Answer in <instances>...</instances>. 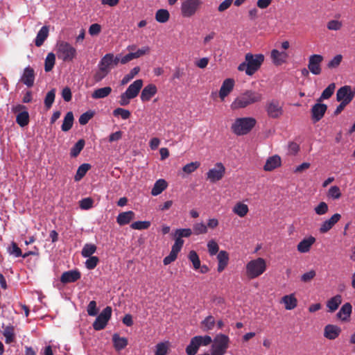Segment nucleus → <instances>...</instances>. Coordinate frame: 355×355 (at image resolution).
I'll return each mask as SVG.
<instances>
[{
    "mask_svg": "<svg viewBox=\"0 0 355 355\" xmlns=\"http://www.w3.org/2000/svg\"><path fill=\"white\" fill-rule=\"evenodd\" d=\"M263 100V95L253 89H246L240 93L232 101L230 108L232 110L244 109Z\"/></svg>",
    "mask_w": 355,
    "mask_h": 355,
    "instance_id": "nucleus-1",
    "label": "nucleus"
},
{
    "mask_svg": "<svg viewBox=\"0 0 355 355\" xmlns=\"http://www.w3.org/2000/svg\"><path fill=\"white\" fill-rule=\"evenodd\" d=\"M230 338L222 334L216 335L211 345V355H224L229 347Z\"/></svg>",
    "mask_w": 355,
    "mask_h": 355,
    "instance_id": "nucleus-6",
    "label": "nucleus"
},
{
    "mask_svg": "<svg viewBox=\"0 0 355 355\" xmlns=\"http://www.w3.org/2000/svg\"><path fill=\"white\" fill-rule=\"evenodd\" d=\"M336 88L335 83H331L328 85L327 88L324 89L322 92L320 98L318 99V101H321L323 99H328L329 98L334 94V90Z\"/></svg>",
    "mask_w": 355,
    "mask_h": 355,
    "instance_id": "nucleus-46",
    "label": "nucleus"
},
{
    "mask_svg": "<svg viewBox=\"0 0 355 355\" xmlns=\"http://www.w3.org/2000/svg\"><path fill=\"white\" fill-rule=\"evenodd\" d=\"M85 140L81 139L78 140L75 145L71 148L70 155L72 157H76L85 146Z\"/></svg>",
    "mask_w": 355,
    "mask_h": 355,
    "instance_id": "nucleus-42",
    "label": "nucleus"
},
{
    "mask_svg": "<svg viewBox=\"0 0 355 355\" xmlns=\"http://www.w3.org/2000/svg\"><path fill=\"white\" fill-rule=\"evenodd\" d=\"M355 96V91H352L349 85H345L339 88L336 92V101L343 102L348 105L351 103Z\"/></svg>",
    "mask_w": 355,
    "mask_h": 355,
    "instance_id": "nucleus-10",
    "label": "nucleus"
},
{
    "mask_svg": "<svg viewBox=\"0 0 355 355\" xmlns=\"http://www.w3.org/2000/svg\"><path fill=\"white\" fill-rule=\"evenodd\" d=\"M216 324L215 318L212 315H208L201 322V328L203 331L212 330Z\"/></svg>",
    "mask_w": 355,
    "mask_h": 355,
    "instance_id": "nucleus-36",
    "label": "nucleus"
},
{
    "mask_svg": "<svg viewBox=\"0 0 355 355\" xmlns=\"http://www.w3.org/2000/svg\"><path fill=\"white\" fill-rule=\"evenodd\" d=\"M96 248L94 244L86 243L82 249L81 254L83 257H89L96 251Z\"/></svg>",
    "mask_w": 355,
    "mask_h": 355,
    "instance_id": "nucleus-44",
    "label": "nucleus"
},
{
    "mask_svg": "<svg viewBox=\"0 0 355 355\" xmlns=\"http://www.w3.org/2000/svg\"><path fill=\"white\" fill-rule=\"evenodd\" d=\"M168 352V346L164 343H159L156 345L155 355H166Z\"/></svg>",
    "mask_w": 355,
    "mask_h": 355,
    "instance_id": "nucleus-61",
    "label": "nucleus"
},
{
    "mask_svg": "<svg viewBox=\"0 0 355 355\" xmlns=\"http://www.w3.org/2000/svg\"><path fill=\"white\" fill-rule=\"evenodd\" d=\"M91 168V165L89 164H81L76 171V173L74 176L75 181H80L87 173V172Z\"/></svg>",
    "mask_w": 355,
    "mask_h": 355,
    "instance_id": "nucleus-39",
    "label": "nucleus"
},
{
    "mask_svg": "<svg viewBox=\"0 0 355 355\" xmlns=\"http://www.w3.org/2000/svg\"><path fill=\"white\" fill-rule=\"evenodd\" d=\"M55 63V55L53 53L47 54L44 61V70L46 72L51 71Z\"/></svg>",
    "mask_w": 355,
    "mask_h": 355,
    "instance_id": "nucleus-40",
    "label": "nucleus"
},
{
    "mask_svg": "<svg viewBox=\"0 0 355 355\" xmlns=\"http://www.w3.org/2000/svg\"><path fill=\"white\" fill-rule=\"evenodd\" d=\"M342 303V296L340 295H336L334 297L330 298L327 302V306L328 311L333 313L338 309L340 304Z\"/></svg>",
    "mask_w": 355,
    "mask_h": 355,
    "instance_id": "nucleus-30",
    "label": "nucleus"
},
{
    "mask_svg": "<svg viewBox=\"0 0 355 355\" xmlns=\"http://www.w3.org/2000/svg\"><path fill=\"white\" fill-rule=\"evenodd\" d=\"M16 122L21 127L26 126L29 123V114L27 111L24 110L20 112L16 116Z\"/></svg>",
    "mask_w": 355,
    "mask_h": 355,
    "instance_id": "nucleus-38",
    "label": "nucleus"
},
{
    "mask_svg": "<svg viewBox=\"0 0 355 355\" xmlns=\"http://www.w3.org/2000/svg\"><path fill=\"white\" fill-rule=\"evenodd\" d=\"M112 92L110 87H105L97 89L92 94V97L94 99L103 98L107 97Z\"/></svg>",
    "mask_w": 355,
    "mask_h": 355,
    "instance_id": "nucleus-34",
    "label": "nucleus"
},
{
    "mask_svg": "<svg viewBox=\"0 0 355 355\" xmlns=\"http://www.w3.org/2000/svg\"><path fill=\"white\" fill-rule=\"evenodd\" d=\"M329 207L326 202H321L314 208L315 212L318 215H324L328 211Z\"/></svg>",
    "mask_w": 355,
    "mask_h": 355,
    "instance_id": "nucleus-60",
    "label": "nucleus"
},
{
    "mask_svg": "<svg viewBox=\"0 0 355 355\" xmlns=\"http://www.w3.org/2000/svg\"><path fill=\"white\" fill-rule=\"evenodd\" d=\"M35 78L34 69L28 66L24 69L20 80L28 87H31L34 85Z\"/></svg>",
    "mask_w": 355,
    "mask_h": 355,
    "instance_id": "nucleus-15",
    "label": "nucleus"
},
{
    "mask_svg": "<svg viewBox=\"0 0 355 355\" xmlns=\"http://www.w3.org/2000/svg\"><path fill=\"white\" fill-rule=\"evenodd\" d=\"M170 17L169 12L166 9H159L155 13V19L159 23H166Z\"/></svg>",
    "mask_w": 355,
    "mask_h": 355,
    "instance_id": "nucleus-41",
    "label": "nucleus"
},
{
    "mask_svg": "<svg viewBox=\"0 0 355 355\" xmlns=\"http://www.w3.org/2000/svg\"><path fill=\"white\" fill-rule=\"evenodd\" d=\"M98 262V257L95 256H91L88 257V259L85 261V266L88 270H93L96 267Z\"/></svg>",
    "mask_w": 355,
    "mask_h": 355,
    "instance_id": "nucleus-55",
    "label": "nucleus"
},
{
    "mask_svg": "<svg viewBox=\"0 0 355 355\" xmlns=\"http://www.w3.org/2000/svg\"><path fill=\"white\" fill-rule=\"evenodd\" d=\"M207 248L209 253L211 256L216 254L219 250L218 243L214 240H211L208 242Z\"/></svg>",
    "mask_w": 355,
    "mask_h": 355,
    "instance_id": "nucleus-59",
    "label": "nucleus"
},
{
    "mask_svg": "<svg viewBox=\"0 0 355 355\" xmlns=\"http://www.w3.org/2000/svg\"><path fill=\"white\" fill-rule=\"evenodd\" d=\"M49 35V27L46 26H44L41 28L39 32L37 34L36 38L35 40V44L36 46H41L44 41L46 40Z\"/></svg>",
    "mask_w": 355,
    "mask_h": 355,
    "instance_id": "nucleus-28",
    "label": "nucleus"
},
{
    "mask_svg": "<svg viewBox=\"0 0 355 355\" xmlns=\"http://www.w3.org/2000/svg\"><path fill=\"white\" fill-rule=\"evenodd\" d=\"M112 308L110 306H106L101 313L96 317L95 321L93 323V328L96 331H100L103 329L108 321L112 316Z\"/></svg>",
    "mask_w": 355,
    "mask_h": 355,
    "instance_id": "nucleus-8",
    "label": "nucleus"
},
{
    "mask_svg": "<svg viewBox=\"0 0 355 355\" xmlns=\"http://www.w3.org/2000/svg\"><path fill=\"white\" fill-rule=\"evenodd\" d=\"M112 67V53H107L100 60L98 67L103 68L110 72Z\"/></svg>",
    "mask_w": 355,
    "mask_h": 355,
    "instance_id": "nucleus-35",
    "label": "nucleus"
},
{
    "mask_svg": "<svg viewBox=\"0 0 355 355\" xmlns=\"http://www.w3.org/2000/svg\"><path fill=\"white\" fill-rule=\"evenodd\" d=\"M113 114L115 116H120L123 119H128L130 116L131 113L128 110L118 107L113 111Z\"/></svg>",
    "mask_w": 355,
    "mask_h": 355,
    "instance_id": "nucleus-56",
    "label": "nucleus"
},
{
    "mask_svg": "<svg viewBox=\"0 0 355 355\" xmlns=\"http://www.w3.org/2000/svg\"><path fill=\"white\" fill-rule=\"evenodd\" d=\"M327 110V105L323 103H315L311 108V118L313 121L316 123L321 120Z\"/></svg>",
    "mask_w": 355,
    "mask_h": 355,
    "instance_id": "nucleus-13",
    "label": "nucleus"
},
{
    "mask_svg": "<svg viewBox=\"0 0 355 355\" xmlns=\"http://www.w3.org/2000/svg\"><path fill=\"white\" fill-rule=\"evenodd\" d=\"M340 214H334L330 218L324 220L320 227L319 231L321 234L328 232L340 219Z\"/></svg>",
    "mask_w": 355,
    "mask_h": 355,
    "instance_id": "nucleus-14",
    "label": "nucleus"
},
{
    "mask_svg": "<svg viewBox=\"0 0 355 355\" xmlns=\"http://www.w3.org/2000/svg\"><path fill=\"white\" fill-rule=\"evenodd\" d=\"M257 120L253 117H241L235 119L231 125V130L236 135L248 134L256 125Z\"/></svg>",
    "mask_w": 355,
    "mask_h": 355,
    "instance_id": "nucleus-3",
    "label": "nucleus"
},
{
    "mask_svg": "<svg viewBox=\"0 0 355 355\" xmlns=\"http://www.w3.org/2000/svg\"><path fill=\"white\" fill-rule=\"evenodd\" d=\"M266 270L264 259L259 257L250 261L246 265V275L250 279H255L261 275Z\"/></svg>",
    "mask_w": 355,
    "mask_h": 355,
    "instance_id": "nucleus-4",
    "label": "nucleus"
},
{
    "mask_svg": "<svg viewBox=\"0 0 355 355\" xmlns=\"http://www.w3.org/2000/svg\"><path fill=\"white\" fill-rule=\"evenodd\" d=\"M55 89H52L46 95L44 98V105L47 110L50 109L55 101Z\"/></svg>",
    "mask_w": 355,
    "mask_h": 355,
    "instance_id": "nucleus-47",
    "label": "nucleus"
},
{
    "mask_svg": "<svg viewBox=\"0 0 355 355\" xmlns=\"http://www.w3.org/2000/svg\"><path fill=\"white\" fill-rule=\"evenodd\" d=\"M150 226L149 221H136L130 225L132 229L134 230H147Z\"/></svg>",
    "mask_w": 355,
    "mask_h": 355,
    "instance_id": "nucleus-54",
    "label": "nucleus"
},
{
    "mask_svg": "<svg viewBox=\"0 0 355 355\" xmlns=\"http://www.w3.org/2000/svg\"><path fill=\"white\" fill-rule=\"evenodd\" d=\"M265 108L270 118L278 119L283 114V107L277 99L268 101L266 104Z\"/></svg>",
    "mask_w": 355,
    "mask_h": 355,
    "instance_id": "nucleus-9",
    "label": "nucleus"
},
{
    "mask_svg": "<svg viewBox=\"0 0 355 355\" xmlns=\"http://www.w3.org/2000/svg\"><path fill=\"white\" fill-rule=\"evenodd\" d=\"M157 92V89L155 85L148 84L141 91L140 96L141 101L146 102L150 101L156 94Z\"/></svg>",
    "mask_w": 355,
    "mask_h": 355,
    "instance_id": "nucleus-21",
    "label": "nucleus"
},
{
    "mask_svg": "<svg viewBox=\"0 0 355 355\" xmlns=\"http://www.w3.org/2000/svg\"><path fill=\"white\" fill-rule=\"evenodd\" d=\"M315 242V239L310 236L307 239H303L297 245V250L301 253H306L310 250L311 245Z\"/></svg>",
    "mask_w": 355,
    "mask_h": 355,
    "instance_id": "nucleus-25",
    "label": "nucleus"
},
{
    "mask_svg": "<svg viewBox=\"0 0 355 355\" xmlns=\"http://www.w3.org/2000/svg\"><path fill=\"white\" fill-rule=\"evenodd\" d=\"M87 311L88 315L90 316H95L97 315L98 309H97L96 301L92 300L89 302L87 306Z\"/></svg>",
    "mask_w": 355,
    "mask_h": 355,
    "instance_id": "nucleus-63",
    "label": "nucleus"
},
{
    "mask_svg": "<svg viewBox=\"0 0 355 355\" xmlns=\"http://www.w3.org/2000/svg\"><path fill=\"white\" fill-rule=\"evenodd\" d=\"M225 168L221 162L216 164L215 167L211 168L207 173V179L214 183L220 180L225 175Z\"/></svg>",
    "mask_w": 355,
    "mask_h": 355,
    "instance_id": "nucleus-11",
    "label": "nucleus"
},
{
    "mask_svg": "<svg viewBox=\"0 0 355 355\" xmlns=\"http://www.w3.org/2000/svg\"><path fill=\"white\" fill-rule=\"evenodd\" d=\"M202 0H185L181 5V14L184 17H191L198 10Z\"/></svg>",
    "mask_w": 355,
    "mask_h": 355,
    "instance_id": "nucleus-7",
    "label": "nucleus"
},
{
    "mask_svg": "<svg viewBox=\"0 0 355 355\" xmlns=\"http://www.w3.org/2000/svg\"><path fill=\"white\" fill-rule=\"evenodd\" d=\"M195 338H197V341L198 343H199V346L200 347L201 345H203V346H207L209 345V344L211 343L212 342V339L211 338V336H195Z\"/></svg>",
    "mask_w": 355,
    "mask_h": 355,
    "instance_id": "nucleus-62",
    "label": "nucleus"
},
{
    "mask_svg": "<svg viewBox=\"0 0 355 355\" xmlns=\"http://www.w3.org/2000/svg\"><path fill=\"white\" fill-rule=\"evenodd\" d=\"M8 251L10 254H13L15 257H19L22 255L21 250L15 242H12L10 246L8 249Z\"/></svg>",
    "mask_w": 355,
    "mask_h": 355,
    "instance_id": "nucleus-57",
    "label": "nucleus"
},
{
    "mask_svg": "<svg viewBox=\"0 0 355 355\" xmlns=\"http://www.w3.org/2000/svg\"><path fill=\"white\" fill-rule=\"evenodd\" d=\"M263 61V54L248 53L245 55V61L238 66V70L245 71L246 75L251 76L259 69Z\"/></svg>",
    "mask_w": 355,
    "mask_h": 355,
    "instance_id": "nucleus-2",
    "label": "nucleus"
},
{
    "mask_svg": "<svg viewBox=\"0 0 355 355\" xmlns=\"http://www.w3.org/2000/svg\"><path fill=\"white\" fill-rule=\"evenodd\" d=\"M343 60V55L340 54L334 56L327 64V67L330 69H336L339 67Z\"/></svg>",
    "mask_w": 355,
    "mask_h": 355,
    "instance_id": "nucleus-49",
    "label": "nucleus"
},
{
    "mask_svg": "<svg viewBox=\"0 0 355 355\" xmlns=\"http://www.w3.org/2000/svg\"><path fill=\"white\" fill-rule=\"evenodd\" d=\"M316 275L314 270H311L301 276V281L304 283L310 282Z\"/></svg>",
    "mask_w": 355,
    "mask_h": 355,
    "instance_id": "nucleus-64",
    "label": "nucleus"
},
{
    "mask_svg": "<svg viewBox=\"0 0 355 355\" xmlns=\"http://www.w3.org/2000/svg\"><path fill=\"white\" fill-rule=\"evenodd\" d=\"M189 259L193 263L195 270H198L200 267V260L197 252L194 250L190 251L189 254Z\"/></svg>",
    "mask_w": 355,
    "mask_h": 355,
    "instance_id": "nucleus-48",
    "label": "nucleus"
},
{
    "mask_svg": "<svg viewBox=\"0 0 355 355\" xmlns=\"http://www.w3.org/2000/svg\"><path fill=\"white\" fill-rule=\"evenodd\" d=\"M3 334L6 338L7 344L11 343L15 340L14 327L12 326H7L4 328Z\"/></svg>",
    "mask_w": 355,
    "mask_h": 355,
    "instance_id": "nucleus-43",
    "label": "nucleus"
},
{
    "mask_svg": "<svg viewBox=\"0 0 355 355\" xmlns=\"http://www.w3.org/2000/svg\"><path fill=\"white\" fill-rule=\"evenodd\" d=\"M323 61V56L318 54H313L309 58L308 69L314 75H319L322 72L321 63Z\"/></svg>",
    "mask_w": 355,
    "mask_h": 355,
    "instance_id": "nucleus-12",
    "label": "nucleus"
},
{
    "mask_svg": "<svg viewBox=\"0 0 355 355\" xmlns=\"http://www.w3.org/2000/svg\"><path fill=\"white\" fill-rule=\"evenodd\" d=\"M140 71L139 67H135L130 70V71L124 76L121 80V85H124L128 84L134 77L139 73Z\"/></svg>",
    "mask_w": 355,
    "mask_h": 355,
    "instance_id": "nucleus-45",
    "label": "nucleus"
},
{
    "mask_svg": "<svg viewBox=\"0 0 355 355\" xmlns=\"http://www.w3.org/2000/svg\"><path fill=\"white\" fill-rule=\"evenodd\" d=\"M135 214L132 211L120 213L116 217V222L120 226L129 224L135 218Z\"/></svg>",
    "mask_w": 355,
    "mask_h": 355,
    "instance_id": "nucleus-24",
    "label": "nucleus"
},
{
    "mask_svg": "<svg viewBox=\"0 0 355 355\" xmlns=\"http://www.w3.org/2000/svg\"><path fill=\"white\" fill-rule=\"evenodd\" d=\"M281 165V158L279 155L270 157L263 166L266 171H271Z\"/></svg>",
    "mask_w": 355,
    "mask_h": 355,
    "instance_id": "nucleus-26",
    "label": "nucleus"
},
{
    "mask_svg": "<svg viewBox=\"0 0 355 355\" xmlns=\"http://www.w3.org/2000/svg\"><path fill=\"white\" fill-rule=\"evenodd\" d=\"M270 57L274 64L279 66L286 62L288 55L285 51L280 52L277 49H273L271 51Z\"/></svg>",
    "mask_w": 355,
    "mask_h": 355,
    "instance_id": "nucleus-19",
    "label": "nucleus"
},
{
    "mask_svg": "<svg viewBox=\"0 0 355 355\" xmlns=\"http://www.w3.org/2000/svg\"><path fill=\"white\" fill-rule=\"evenodd\" d=\"M143 86V80L137 79L130 84L125 90V94L134 98L137 96Z\"/></svg>",
    "mask_w": 355,
    "mask_h": 355,
    "instance_id": "nucleus-20",
    "label": "nucleus"
},
{
    "mask_svg": "<svg viewBox=\"0 0 355 355\" xmlns=\"http://www.w3.org/2000/svg\"><path fill=\"white\" fill-rule=\"evenodd\" d=\"M218 260V268L217 270L218 272H223L228 265L229 262V254L225 250L220 251L217 254Z\"/></svg>",
    "mask_w": 355,
    "mask_h": 355,
    "instance_id": "nucleus-23",
    "label": "nucleus"
},
{
    "mask_svg": "<svg viewBox=\"0 0 355 355\" xmlns=\"http://www.w3.org/2000/svg\"><path fill=\"white\" fill-rule=\"evenodd\" d=\"M233 212L238 215L239 217H244L247 215L249 211V209L247 205L239 202L236 203L232 209Z\"/></svg>",
    "mask_w": 355,
    "mask_h": 355,
    "instance_id": "nucleus-33",
    "label": "nucleus"
},
{
    "mask_svg": "<svg viewBox=\"0 0 355 355\" xmlns=\"http://www.w3.org/2000/svg\"><path fill=\"white\" fill-rule=\"evenodd\" d=\"M193 233L196 235L204 234L207 232V227L203 223H198L193 226Z\"/></svg>",
    "mask_w": 355,
    "mask_h": 355,
    "instance_id": "nucleus-52",
    "label": "nucleus"
},
{
    "mask_svg": "<svg viewBox=\"0 0 355 355\" xmlns=\"http://www.w3.org/2000/svg\"><path fill=\"white\" fill-rule=\"evenodd\" d=\"M327 196L333 200L339 199L341 197L340 189L338 186H332L329 188Z\"/></svg>",
    "mask_w": 355,
    "mask_h": 355,
    "instance_id": "nucleus-50",
    "label": "nucleus"
},
{
    "mask_svg": "<svg viewBox=\"0 0 355 355\" xmlns=\"http://www.w3.org/2000/svg\"><path fill=\"white\" fill-rule=\"evenodd\" d=\"M234 80L232 78H227L223 81L219 90V97L221 101H224L225 97L231 93L234 89Z\"/></svg>",
    "mask_w": 355,
    "mask_h": 355,
    "instance_id": "nucleus-16",
    "label": "nucleus"
},
{
    "mask_svg": "<svg viewBox=\"0 0 355 355\" xmlns=\"http://www.w3.org/2000/svg\"><path fill=\"white\" fill-rule=\"evenodd\" d=\"M168 184L164 179H159L155 182L151 190V194L154 196L159 195L167 188Z\"/></svg>",
    "mask_w": 355,
    "mask_h": 355,
    "instance_id": "nucleus-31",
    "label": "nucleus"
},
{
    "mask_svg": "<svg viewBox=\"0 0 355 355\" xmlns=\"http://www.w3.org/2000/svg\"><path fill=\"white\" fill-rule=\"evenodd\" d=\"M94 112L92 110L82 114L78 119L79 123L83 125L87 124L89 121L94 116Z\"/></svg>",
    "mask_w": 355,
    "mask_h": 355,
    "instance_id": "nucleus-53",
    "label": "nucleus"
},
{
    "mask_svg": "<svg viewBox=\"0 0 355 355\" xmlns=\"http://www.w3.org/2000/svg\"><path fill=\"white\" fill-rule=\"evenodd\" d=\"M80 277L81 274L78 270H69L62 274L60 282L63 284L72 283L78 281Z\"/></svg>",
    "mask_w": 355,
    "mask_h": 355,
    "instance_id": "nucleus-17",
    "label": "nucleus"
},
{
    "mask_svg": "<svg viewBox=\"0 0 355 355\" xmlns=\"http://www.w3.org/2000/svg\"><path fill=\"white\" fill-rule=\"evenodd\" d=\"M281 303L284 304L286 310H293L297 305V300L294 294L286 295L282 298Z\"/></svg>",
    "mask_w": 355,
    "mask_h": 355,
    "instance_id": "nucleus-27",
    "label": "nucleus"
},
{
    "mask_svg": "<svg viewBox=\"0 0 355 355\" xmlns=\"http://www.w3.org/2000/svg\"><path fill=\"white\" fill-rule=\"evenodd\" d=\"M73 114L72 112H68L64 117L61 129L63 132L69 131L73 126Z\"/></svg>",
    "mask_w": 355,
    "mask_h": 355,
    "instance_id": "nucleus-32",
    "label": "nucleus"
},
{
    "mask_svg": "<svg viewBox=\"0 0 355 355\" xmlns=\"http://www.w3.org/2000/svg\"><path fill=\"white\" fill-rule=\"evenodd\" d=\"M341 332V328L334 324H327L324 329V336L329 340H335Z\"/></svg>",
    "mask_w": 355,
    "mask_h": 355,
    "instance_id": "nucleus-18",
    "label": "nucleus"
},
{
    "mask_svg": "<svg viewBox=\"0 0 355 355\" xmlns=\"http://www.w3.org/2000/svg\"><path fill=\"white\" fill-rule=\"evenodd\" d=\"M56 48L58 58L64 62H71L76 56V49L67 42H58Z\"/></svg>",
    "mask_w": 355,
    "mask_h": 355,
    "instance_id": "nucleus-5",
    "label": "nucleus"
},
{
    "mask_svg": "<svg viewBox=\"0 0 355 355\" xmlns=\"http://www.w3.org/2000/svg\"><path fill=\"white\" fill-rule=\"evenodd\" d=\"M352 311V306L349 302L345 303L337 313V318L342 321H347Z\"/></svg>",
    "mask_w": 355,
    "mask_h": 355,
    "instance_id": "nucleus-22",
    "label": "nucleus"
},
{
    "mask_svg": "<svg viewBox=\"0 0 355 355\" xmlns=\"http://www.w3.org/2000/svg\"><path fill=\"white\" fill-rule=\"evenodd\" d=\"M200 166V163L199 162H192L184 166L182 171L187 174H190L198 168Z\"/></svg>",
    "mask_w": 355,
    "mask_h": 355,
    "instance_id": "nucleus-51",
    "label": "nucleus"
},
{
    "mask_svg": "<svg viewBox=\"0 0 355 355\" xmlns=\"http://www.w3.org/2000/svg\"><path fill=\"white\" fill-rule=\"evenodd\" d=\"M112 342L114 349L118 352L123 349L128 345V340L124 337H120L117 334L112 336Z\"/></svg>",
    "mask_w": 355,
    "mask_h": 355,
    "instance_id": "nucleus-29",
    "label": "nucleus"
},
{
    "mask_svg": "<svg viewBox=\"0 0 355 355\" xmlns=\"http://www.w3.org/2000/svg\"><path fill=\"white\" fill-rule=\"evenodd\" d=\"M199 347V343H198L197 338L194 336L191 339L189 344L186 347V353L187 355H196Z\"/></svg>",
    "mask_w": 355,
    "mask_h": 355,
    "instance_id": "nucleus-37",
    "label": "nucleus"
},
{
    "mask_svg": "<svg viewBox=\"0 0 355 355\" xmlns=\"http://www.w3.org/2000/svg\"><path fill=\"white\" fill-rule=\"evenodd\" d=\"M93 203H94V200L92 198H85L82 199L79 202V205L82 209L87 210V209H89L90 208L92 207Z\"/></svg>",
    "mask_w": 355,
    "mask_h": 355,
    "instance_id": "nucleus-58",
    "label": "nucleus"
}]
</instances>
